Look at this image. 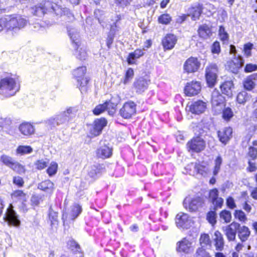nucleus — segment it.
<instances>
[{"mask_svg":"<svg viewBox=\"0 0 257 257\" xmlns=\"http://www.w3.org/2000/svg\"><path fill=\"white\" fill-rule=\"evenodd\" d=\"M221 92L216 89L212 93L211 103L212 109L215 112H232V108L226 107V99L222 94L228 97H232L234 88V84L232 80H225L219 86Z\"/></svg>","mask_w":257,"mask_h":257,"instance_id":"obj_1","label":"nucleus"},{"mask_svg":"<svg viewBox=\"0 0 257 257\" xmlns=\"http://www.w3.org/2000/svg\"><path fill=\"white\" fill-rule=\"evenodd\" d=\"M20 88L19 82L12 74L6 73L4 76L0 78V94L5 97L14 95Z\"/></svg>","mask_w":257,"mask_h":257,"instance_id":"obj_2","label":"nucleus"},{"mask_svg":"<svg viewBox=\"0 0 257 257\" xmlns=\"http://www.w3.org/2000/svg\"><path fill=\"white\" fill-rule=\"evenodd\" d=\"M3 30L7 31L20 30L24 28L27 23L26 19L19 15H11L6 18L0 19Z\"/></svg>","mask_w":257,"mask_h":257,"instance_id":"obj_3","label":"nucleus"},{"mask_svg":"<svg viewBox=\"0 0 257 257\" xmlns=\"http://www.w3.org/2000/svg\"><path fill=\"white\" fill-rule=\"evenodd\" d=\"M87 68L85 66H79L74 69L72 75L76 80L77 86L81 93H86L89 87L90 77L86 76Z\"/></svg>","mask_w":257,"mask_h":257,"instance_id":"obj_4","label":"nucleus"},{"mask_svg":"<svg viewBox=\"0 0 257 257\" xmlns=\"http://www.w3.org/2000/svg\"><path fill=\"white\" fill-rule=\"evenodd\" d=\"M194 131L195 135L197 136L193 137L186 144V148L190 152L199 153L204 150L206 146L205 142L202 138L204 131L197 125Z\"/></svg>","mask_w":257,"mask_h":257,"instance_id":"obj_5","label":"nucleus"},{"mask_svg":"<svg viewBox=\"0 0 257 257\" xmlns=\"http://www.w3.org/2000/svg\"><path fill=\"white\" fill-rule=\"evenodd\" d=\"M218 68L215 63L209 64L205 68V78L207 87H214L217 83Z\"/></svg>","mask_w":257,"mask_h":257,"instance_id":"obj_6","label":"nucleus"},{"mask_svg":"<svg viewBox=\"0 0 257 257\" xmlns=\"http://www.w3.org/2000/svg\"><path fill=\"white\" fill-rule=\"evenodd\" d=\"M202 90L201 82L192 80L187 82L184 85L183 93L187 97H194L199 95Z\"/></svg>","mask_w":257,"mask_h":257,"instance_id":"obj_7","label":"nucleus"},{"mask_svg":"<svg viewBox=\"0 0 257 257\" xmlns=\"http://www.w3.org/2000/svg\"><path fill=\"white\" fill-rule=\"evenodd\" d=\"M208 109V102L201 99L188 102L185 108L186 111L188 112H205Z\"/></svg>","mask_w":257,"mask_h":257,"instance_id":"obj_8","label":"nucleus"},{"mask_svg":"<svg viewBox=\"0 0 257 257\" xmlns=\"http://www.w3.org/2000/svg\"><path fill=\"white\" fill-rule=\"evenodd\" d=\"M107 123V120L103 117L95 119L93 123L89 125V133L90 137L93 138L99 136Z\"/></svg>","mask_w":257,"mask_h":257,"instance_id":"obj_9","label":"nucleus"},{"mask_svg":"<svg viewBox=\"0 0 257 257\" xmlns=\"http://www.w3.org/2000/svg\"><path fill=\"white\" fill-rule=\"evenodd\" d=\"M201 66L198 58L191 56L185 61L183 68L184 72L187 74L194 73L197 72Z\"/></svg>","mask_w":257,"mask_h":257,"instance_id":"obj_10","label":"nucleus"},{"mask_svg":"<svg viewBox=\"0 0 257 257\" xmlns=\"http://www.w3.org/2000/svg\"><path fill=\"white\" fill-rule=\"evenodd\" d=\"M178 37L173 33H167L162 38L161 44L164 51L173 49L177 42Z\"/></svg>","mask_w":257,"mask_h":257,"instance_id":"obj_11","label":"nucleus"},{"mask_svg":"<svg viewBox=\"0 0 257 257\" xmlns=\"http://www.w3.org/2000/svg\"><path fill=\"white\" fill-rule=\"evenodd\" d=\"M13 207V205L10 204L4 217V219L8 223L9 225H12L18 227L20 226L21 221L18 218V215Z\"/></svg>","mask_w":257,"mask_h":257,"instance_id":"obj_12","label":"nucleus"},{"mask_svg":"<svg viewBox=\"0 0 257 257\" xmlns=\"http://www.w3.org/2000/svg\"><path fill=\"white\" fill-rule=\"evenodd\" d=\"M204 9L203 4L197 3L192 5L188 9V15L192 21L198 20L203 13Z\"/></svg>","mask_w":257,"mask_h":257,"instance_id":"obj_13","label":"nucleus"},{"mask_svg":"<svg viewBox=\"0 0 257 257\" xmlns=\"http://www.w3.org/2000/svg\"><path fill=\"white\" fill-rule=\"evenodd\" d=\"M112 154V148L109 143L100 142V146L96 150V156L101 159L108 158Z\"/></svg>","mask_w":257,"mask_h":257,"instance_id":"obj_14","label":"nucleus"},{"mask_svg":"<svg viewBox=\"0 0 257 257\" xmlns=\"http://www.w3.org/2000/svg\"><path fill=\"white\" fill-rule=\"evenodd\" d=\"M82 207L77 203H74L70 208V210L67 213H63L62 219L71 220L74 221L81 213Z\"/></svg>","mask_w":257,"mask_h":257,"instance_id":"obj_15","label":"nucleus"},{"mask_svg":"<svg viewBox=\"0 0 257 257\" xmlns=\"http://www.w3.org/2000/svg\"><path fill=\"white\" fill-rule=\"evenodd\" d=\"M192 242L186 237L177 242L176 244V250L179 252H183L188 254L193 251Z\"/></svg>","mask_w":257,"mask_h":257,"instance_id":"obj_16","label":"nucleus"},{"mask_svg":"<svg viewBox=\"0 0 257 257\" xmlns=\"http://www.w3.org/2000/svg\"><path fill=\"white\" fill-rule=\"evenodd\" d=\"M257 85V73L247 76L242 81L243 89L247 91H251Z\"/></svg>","mask_w":257,"mask_h":257,"instance_id":"obj_17","label":"nucleus"},{"mask_svg":"<svg viewBox=\"0 0 257 257\" xmlns=\"http://www.w3.org/2000/svg\"><path fill=\"white\" fill-rule=\"evenodd\" d=\"M239 227V223L236 222H233L225 227L224 233L229 241L235 240L236 233H237V228Z\"/></svg>","mask_w":257,"mask_h":257,"instance_id":"obj_18","label":"nucleus"},{"mask_svg":"<svg viewBox=\"0 0 257 257\" xmlns=\"http://www.w3.org/2000/svg\"><path fill=\"white\" fill-rule=\"evenodd\" d=\"M202 199L200 197L193 198L191 201L188 200L186 198L183 203L184 207L190 212L196 211L199 207L202 206Z\"/></svg>","mask_w":257,"mask_h":257,"instance_id":"obj_19","label":"nucleus"},{"mask_svg":"<svg viewBox=\"0 0 257 257\" xmlns=\"http://www.w3.org/2000/svg\"><path fill=\"white\" fill-rule=\"evenodd\" d=\"M244 63V60L241 57H234L228 62L229 70L233 73H238Z\"/></svg>","mask_w":257,"mask_h":257,"instance_id":"obj_20","label":"nucleus"},{"mask_svg":"<svg viewBox=\"0 0 257 257\" xmlns=\"http://www.w3.org/2000/svg\"><path fill=\"white\" fill-rule=\"evenodd\" d=\"M68 116L66 114L62 113L58 115L55 118H51L48 119L46 121V123L47 124V126H49L51 129H52L57 125L68 121L69 120L68 119Z\"/></svg>","mask_w":257,"mask_h":257,"instance_id":"obj_21","label":"nucleus"},{"mask_svg":"<svg viewBox=\"0 0 257 257\" xmlns=\"http://www.w3.org/2000/svg\"><path fill=\"white\" fill-rule=\"evenodd\" d=\"M198 37L202 40H207L212 35V27L206 24L200 25L197 30Z\"/></svg>","mask_w":257,"mask_h":257,"instance_id":"obj_22","label":"nucleus"},{"mask_svg":"<svg viewBox=\"0 0 257 257\" xmlns=\"http://www.w3.org/2000/svg\"><path fill=\"white\" fill-rule=\"evenodd\" d=\"M144 49L137 48L133 52L128 53L126 60L128 65H135L137 64V60L145 55Z\"/></svg>","mask_w":257,"mask_h":257,"instance_id":"obj_23","label":"nucleus"},{"mask_svg":"<svg viewBox=\"0 0 257 257\" xmlns=\"http://www.w3.org/2000/svg\"><path fill=\"white\" fill-rule=\"evenodd\" d=\"M175 221L176 225L179 228L187 229L190 226V220L187 214H178L176 216Z\"/></svg>","mask_w":257,"mask_h":257,"instance_id":"obj_24","label":"nucleus"},{"mask_svg":"<svg viewBox=\"0 0 257 257\" xmlns=\"http://www.w3.org/2000/svg\"><path fill=\"white\" fill-rule=\"evenodd\" d=\"M72 43L75 51L77 53V58L80 61L85 60L87 57V53L84 48L80 47V41L79 40H73Z\"/></svg>","mask_w":257,"mask_h":257,"instance_id":"obj_25","label":"nucleus"},{"mask_svg":"<svg viewBox=\"0 0 257 257\" xmlns=\"http://www.w3.org/2000/svg\"><path fill=\"white\" fill-rule=\"evenodd\" d=\"M219 192L216 188L210 190L209 193V199L216 207L221 208L223 203V199L219 197Z\"/></svg>","mask_w":257,"mask_h":257,"instance_id":"obj_26","label":"nucleus"},{"mask_svg":"<svg viewBox=\"0 0 257 257\" xmlns=\"http://www.w3.org/2000/svg\"><path fill=\"white\" fill-rule=\"evenodd\" d=\"M104 171L102 165L96 164L92 166L88 172V176L93 180L99 177Z\"/></svg>","mask_w":257,"mask_h":257,"instance_id":"obj_27","label":"nucleus"},{"mask_svg":"<svg viewBox=\"0 0 257 257\" xmlns=\"http://www.w3.org/2000/svg\"><path fill=\"white\" fill-rule=\"evenodd\" d=\"M113 105L114 103L112 102L111 100H107L103 103L96 105L93 110V112H103L104 111L110 112V108L114 109Z\"/></svg>","mask_w":257,"mask_h":257,"instance_id":"obj_28","label":"nucleus"},{"mask_svg":"<svg viewBox=\"0 0 257 257\" xmlns=\"http://www.w3.org/2000/svg\"><path fill=\"white\" fill-rule=\"evenodd\" d=\"M232 129L230 127H225L221 131L217 132L219 141L224 144H226L227 142L232 137Z\"/></svg>","mask_w":257,"mask_h":257,"instance_id":"obj_29","label":"nucleus"},{"mask_svg":"<svg viewBox=\"0 0 257 257\" xmlns=\"http://www.w3.org/2000/svg\"><path fill=\"white\" fill-rule=\"evenodd\" d=\"M67 246L73 253L78 254L79 257H83V253L79 243L73 238H70L67 242Z\"/></svg>","mask_w":257,"mask_h":257,"instance_id":"obj_30","label":"nucleus"},{"mask_svg":"<svg viewBox=\"0 0 257 257\" xmlns=\"http://www.w3.org/2000/svg\"><path fill=\"white\" fill-rule=\"evenodd\" d=\"M133 85L136 92L139 94L144 92L148 87L147 81L144 78H139L136 80Z\"/></svg>","mask_w":257,"mask_h":257,"instance_id":"obj_31","label":"nucleus"},{"mask_svg":"<svg viewBox=\"0 0 257 257\" xmlns=\"http://www.w3.org/2000/svg\"><path fill=\"white\" fill-rule=\"evenodd\" d=\"M38 188L50 195L53 194L55 189L54 183L49 180H45L38 184Z\"/></svg>","mask_w":257,"mask_h":257,"instance_id":"obj_32","label":"nucleus"},{"mask_svg":"<svg viewBox=\"0 0 257 257\" xmlns=\"http://www.w3.org/2000/svg\"><path fill=\"white\" fill-rule=\"evenodd\" d=\"M20 132L24 136H29L34 133V126L29 122H23L19 127Z\"/></svg>","mask_w":257,"mask_h":257,"instance_id":"obj_33","label":"nucleus"},{"mask_svg":"<svg viewBox=\"0 0 257 257\" xmlns=\"http://www.w3.org/2000/svg\"><path fill=\"white\" fill-rule=\"evenodd\" d=\"M250 232L249 228L246 226H241L237 228V235L241 242H244L247 240L249 236Z\"/></svg>","mask_w":257,"mask_h":257,"instance_id":"obj_34","label":"nucleus"},{"mask_svg":"<svg viewBox=\"0 0 257 257\" xmlns=\"http://www.w3.org/2000/svg\"><path fill=\"white\" fill-rule=\"evenodd\" d=\"M215 238L214 239L215 242V246L216 249L217 250L221 251L224 247V239L221 233L218 231H216L214 233Z\"/></svg>","mask_w":257,"mask_h":257,"instance_id":"obj_35","label":"nucleus"},{"mask_svg":"<svg viewBox=\"0 0 257 257\" xmlns=\"http://www.w3.org/2000/svg\"><path fill=\"white\" fill-rule=\"evenodd\" d=\"M33 16L41 18L47 13V9L43 5H36L32 8Z\"/></svg>","mask_w":257,"mask_h":257,"instance_id":"obj_36","label":"nucleus"},{"mask_svg":"<svg viewBox=\"0 0 257 257\" xmlns=\"http://www.w3.org/2000/svg\"><path fill=\"white\" fill-rule=\"evenodd\" d=\"M218 36L223 44H227L229 40V35L226 31L224 27L219 26L218 29Z\"/></svg>","mask_w":257,"mask_h":257,"instance_id":"obj_37","label":"nucleus"},{"mask_svg":"<svg viewBox=\"0 0 257 257\" xmlns=\"http://www.w3.org/2000/svg\"><path fill=\"white\" fill-rule=\"evenodd\" d=\"M136 104L133 101H128L125 102L120 111L122 112H136Z\"/></svg>","mask_w":257,"mask_h":257,"instance_id":"obj_38","label":"nucleus"},{"mask_svg":"<svg viewBox=\"0 0 257 257\" xmlns=\"http://www.w3.org/2000/svg\"><path fill=\"white\" fill-rule=\"evenodd\" d=\"M135 75L134 70L132 68H128L124 73L123 79L121 82L124 85H126L130 83L133 79Z\"/></svg>","mask_w":257,"mask_h":257,"instance_id":"obj_39","label":"nucleus"},{"mask_svg":"<svg viewBox=\"0 0 257 257\" xmlns=\"http://www.w3.org/2000/svg\"><path fill=\"white\" fill-rule=\"evenodd\" d=\"M172 21V18L170 14L164 13L160 15L158 18V22L163 25H168Z\"/></svg>","mask_w":257,"mask_h":257,"instance_id":"obj_40","label":"nucleus"},{"mask_svg":"<svg viewBox=\"0 0 257 257\" xmlns=\"http://www.w3.org/2000/svg\"><path fill=\"white\" fill-rule=\"evenodd\" d=\"M222 163V159L220 156H218L214 161V167L213 171L214 176H216L220 170Z\"/></svg>","mask_w":257,"mask_h":257,"instance_id":"obj_41","label":"nucleus"},{"mask_svg":"<svg viewBox=\"0 0 257 257\" xmlns=\"http://www.w3.org/2000/svg\"><path fill=\"white\" fill-rule=\"evenodd\" d=\"M16 152L17 154L23 155L31 153L33 152V149L29 146H19Z\"/></svg>","mask_w":257,"mask_h":257,"instance_id":"obj_42","label":"nucleus"},{"mask_svg":"<svg viewBox=\"0 0 257 257\" xmlns=\"http://www.w3.org/2000/svg\"><path fill=\"white\" fill-rule=\"evenodd\" d=\"M0 160L4 164L10 168L15 162L12 157L6 155H2L0 158Z\"/></svg>","mask_w":257,"mask_h":257,"instance_id":"obj_43","label":"nucleus"},{"mask_svg":"<svg viewBox=\"0 0 257 257\" xmlns=\"http://www.w3.org/2000/svg\"><path fill=\"white\" fill-rule=\"evenodd\" d=\"M248 99V94L245 91H241L236 96V101L238 103L244 104Z\"/></svg>","mask_w":257,"mask_h":257,"instance_id":"obj_44","label":"nucleus"},{"mask_svg":"<svg viewBox=\"0 0 257 257\" xmlns=\"http://www.w3.org/2000/svg\"><path fill=\"white\" fill-rule=\"evenodd\" d=\"M219 217L225 223L230 222L232 217L231 212L227 210L221 211L219 214Z\"/></svg>","mask_w":257,"mask_h":257,"instance_id":"obj_45","label":"nucleus"},{"mask_svg":"<svg viewBox=\"0 0 257 257\" xmlns=\"http://www.w3.org/2000/svg\"><path fill=\"white\" fill-rule=\"evenodd\" d=\"M49 218L52 226L58 224V213L51 208L49 209Z\"/></svg>","mask_w":257,"mask_h":257,"instance_id":"obj_46","label":"nucleus"},{"mask_svg":"<svg viewBox=\"0 0 257 257\" xmlns=\"http://www.w3.org/2000/svg\"><path fill=\"white\" fill-rule=\"evenodd\" d=\"M44 199V195L42 194L33 195L31 198L32 205L38 206L41 202H43Z\"/></svg>","mask_w":257,"mask_h":257,"instance_id":"obj_47","label":"nucleus"},{"mask_svg":"<svg viewBox=\"0 0 257 257\" xmlns=\"http://www.w3.org/2000/svg\"><path fill=\"white\" fill-rule=\"evenodd\" d=\"M12 197L17 198L23 203L27 200V197L25 193L22 190H16L12 194Z\"/></svg>","mask_w":257,"mask_h":257,"instance_id":"obj_48","label":"nucleus"},{"mask_svg":"<svg viewBox=\"0 0 257 257\" xmlns=\"http://www.w3.org/2000/svg\"><path fill=\"white\" fill-rule=\"evenodd\" d=\"M234 215L235 218L238 219L241 222H245L247 220L245 213L241 210H235Z\"/></svg>","mask_w":257,"mask_h":257,"instance_id":"obj_49","label":"nucleus"},{"mask_svg":"<svg viewBox=\"0 0 257 257\" xmlns=\"http://www.w3.org/2000/svg\"><path fill=\"white\" fill-rule=\"evenodd\" d=\"M211 52L213 54H219L221 52L220 43L216 40L211 46Z\"/></svg>","mask_w":257,"mask_h":257,"instance_id":"obj_50","label":"nucleus"},{"mask_svg":"<svg viewBox=\"0 0 257 257\" xmlns=\"http://www.w3.org/2000/svg\"><path fill=\"white\" fill-rule=\"evenodd\" d=\"M12 124V120L10 118L0 117V131L3 128H7Z\"/></svg>","mask_w":257,"mask_h":257,"instance_id":"obj_51","label":"nucleus"},{"mask_svg":"<svg viewBox=\"0 0 257 257\" xmlns=\"http://www.w3.org/2000/svg\"><path fill=\"white\" fill-rule=\"evenodd\" d=\"M58 165L55 162H52L50 166L47 169V173L49 176H52L55 175L57 171Z\"/></svg>","mask_w":257,"mask_h":257,"instance_id":"obj_52","label":"nucleus"},{"mask_svg":"<svg viewBox=\"0 0 257 257\" xmlns=\"http://www.w3.org/2000/svg\"><path fill=\"white\" fill-rule=\"evenodd\" d=\"M195 257H212L210 253L202 247L198 248L195 254Z\"/></svg>","mask_w":257,"mask_h":257,"instance_id":"obj_53","label":"nucleus"},{"mask_svg":"<svg viewBox=\"0 0 257 257\" xmlns=\"http://www.w3.org/2000/svg\"><path fill=\"white\" fill-rule=\"evenodd\" d=\"M216 213L214 211H210L207 214V219L211 224L213 225L216 222Z\"/></svg>","mask_w":257,"mask_h":257,"instance_id":"obj_54","label":"nucleus"},{"mask_svg":"<svg viewBox=\"0 0 257 257\" xmlns=\"http://www.w3.org/2000/svg\"><path fill=\"white\" fill-rule=\"evenodd\" d=\"M11 168L19 174L23 173L25 171L24 166L17 162H14Z\"/></svg>","mask_w":257,"mask_h":257,"instance_id":"obj_55","label":"nucleus"},{"mask_svg":"<svg viewBox=\"0 0 257 257\" xmlns=\"http://www.w3.org/2000/svg\"><path fill=\"white\" fill-rule=\"evenodd\" d=\"M253 47V44L250 42L247 43L243 45L244 54L246 57H249L251 55V50Z\"/></svg>","mask_w":257,"mask_h":257,"instance_id":"obj_56","label":"nucleus"},{"mask_svg":"<svg viewBox=\"0 0 257 257\" xmlns=\"http://www.w3.org/2000/svg\"><path fill=\"white\" fill-rule=\"evenodd\" d=\"M149 218L153 222L160 221L163 222V219L159 216L158 212L153 211L149 215Z\"/></svg>","mask_w":257,"mask_h":257,"instance_id":"obj_57","label":"nucleus"},{"mask_svg":"<svg viewBox=\"0 0 257 257\" xmlns=\"http://www.w3.org/2000/svg\"><path fill=\"white\" fill-rule=\"evenodd\" d=\"M256 70H257V65L255 64H246L244 68V71L245 73H250Z\"/></svg>","mask_w":257,"mask_h":257,"instance_id":"obj_58","label":"nucleus"},{"mask_svg":"<svg viewBox=\"0 0 257 257\" xmlns=\"http://www.w3.org/2000/svg\"><path fill=\"white\" fill-rule=\"evenodd\" d=\"M210 238L209 236L207 234H202L200 238V242L202 246H204L209 244Z\"/></svg>","mask_w":257,"mask_h":257,"instance_id":"obj_59","label":"nucleus"},{"mask_svg":"<svg viewBox=\"0 0 257 257\" xmlns=\"http://www.w3.org/2000/svg\"><path fill=\"white\" fill-rule=\"evenodd\" d=\"M48 165V162L44 160H38L35 163V165L36 168L38 170H42L45 168Z\"/></svg>","mask_w":257,"mask_h":257,"instance_id":"obj_60","label":"nucleus"},{"mask_svg":"<svg viewBox=\"0 0 257 257\" xmlns=\"http://www.w3.org/2000/svg\"><path fill=\"white\" fill-rule=\"evenodd\" d=\"M248 155L252 160H255L257 158V149L250 147L248 149Z\"/></svg>","mask_w":257,"mask_h":257,"instance_id":"obj_61","label":"nucleus"},{"mask_svg":"<svg viewBox=\"0 0 257 257\" xmlns=\"http://www.w3.org/2000/svg\"><path fill=\"white\" fill-rule=\"evenodd\" d=\"M13 183L19 187H22L24 182L21 177L15 176L13 178Z\"/></svg>","mask_w":257,"mask_h":257,"instance_id":"obj_62","label":"nucleus"},{"mask_svg":"<svg viewBox=\"0 0 257 257\" xmlns=\"http://www.w3.org/2000/svg\"><path fill=\"white\" fill-rule=\"evenodd\" d=\"M226 205L231 209H234L236 207V204L234 199L232 197H229L226 199Z\"/></svg>","mask_w":257,"mask_h":257,"instance_id":"obj_63","label":"nucleus"},{"mask_svg":"<svg viewBox=\"0 0 257 257\" xmlns=\"http://www.w3.org/2000/svg\"><path fill=\"white\" fill-rule=\"evenodd\" d=\"M189 17L188 14H183L179 16L176 19V23L179 24L183 23Z\"/></svg>","mask_w":257,"mask_h":257,"instance_id":"obj_64","label":"nucleus"}]
</instances>
